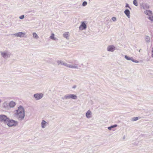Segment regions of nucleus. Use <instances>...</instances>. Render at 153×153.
Returning a JSON list of instances; mask_svg holds the SVG:
<instances>
[{"instance_id": "10", "label": "nucleus", "mask_w": 153, "mask_h": 153, "mask_svg": "<svg viewBox=\"0 0 153 153\" xmlns=\"http://www.w3.org/2000/svg\"><path fill=\"white\" fill-rule=\"evenodd\" d=\"M140 7L141 9L146 10L149 8V6L147 4H143L140 5Z\"/></svg>"}, {"instance_id": "24", "label": "nucleus", "mask_w": 153, "mask_h": 153, "mask_svg": "<svg viewBox=\"0 0 153 153\" xmlns=\"http://www.w3.org/2000/svg\"><path fill=\"white\" fill-rule=\"evenodd\" d=\"M117 126V124H115L108 127V128L109 130H111L112 128L116 127Z\"/></svg>"}, {"instance_id": "16", "label": "nucleus", "mask_w": 153, "mask_h": 153, "mask_svg": "<svg viewBox=\"0 0 153 153\" xmlns=\"http://www.w3.org/2000/svg\"><path fill=\"white\" fill-rule=\"evenodd\" d=\"M4 22H5V24H4V25H5V26L7 27H9L11 26V24L8 20H4Z\"/></svg>"}, {"instance_id": "7", "label": "nucleus", "mask_w": 153, "mask_h": 153, "mask_svg": "<svg viewBox=\"0 0 153 153\" xmlns=\"http://www.w3.org/2000/svg\"><path fill=\"white\" fill-rule=\"evenodd\" d=\"M12 35H14L16 37H19L20 38L25 37V33L22 32H19L18 33L13 34Z\"/></svg>"}, {"instance_id": "26", "label": "nucleus", "mask_w": 153, "mask_h": 153, "mask_svg": "<svg viewBox=\"0 0 153 153\" xmlns=\"http://www.w3.org/2000/svg\"><path fill=\"white\" fill-rule=\"evenodd\" d=\"M33 37L34 38L37 39L39 38V36L38 35L35 33H33Z\"/></svg>"}, {"instance_id": "6", "label": "nucleus", "mask_w": 153, "mask_h": 153, "mask_svg": "<svg viewBox=\"0 0 153 153\" xmlns=\"http://www.w3.org/2000/svg\"><path fill=\"white\" fill-rule=\"evenodd\" d=\"M87 23L86 21L82 22H81V24L79 27V30H82L85 29L87 28Z\"/></svg>"}, {"instance_id": "34", "label": "nucleus", "mask_w": 153, "mask_h": 153, "mask_svg": "<svg viewBox=\"0 0 153 153\" xmlns=\"http://www.w3.org/2000/svg\"><path fill=\"white\" fill-rule=\"evenodd\" d=\"M111 19H116V18L115 17H113Z\"/></svg>"}, {"instance_id": "15", "label": "nucleus", "mask_w": 153, "mask_h": 153, "mask_svg": "<svg viewBox=\"0 0 153 153\" xmlns=\"http://www.w3.org/2000/svg\"><path fill=\"white\" fill-rule=\"evenodd\" d=\"M58 64V65H64L67 67L68 64L67 63L65 62H64L62 61L61 60H57L56 62Z\"/></svg>"}, {"instance_id": "13", "label": "nucleus", "mask_w": 153, "mask_h": 153, "mask_svg": "<svg viewBox=\"0 0 153 153\" xmlns=\"http://www.w3.org/2000/svg\"><path fill=\"white\" fill-rule=\"evenodd\" d=\"M48 125V123L46 122L45 120H43L41 123V127L42 128H45L46 126Z\"/></svg>"}, {"instance_id": "33", "label": "nucleus", "mask_w": 153, "mask_h": 153, "mask_svg": "<svg viewBox=\"0 0 153 153\" xmlns=\"http://www.w3.org/2000/svg\"><path fill=\"white\" fill-rule=\"evenodd\" d=\"M76 85H74L73 86L72 88H75L76 87Z\"/></svg>"}, {"instance_id": "25", "label": "nucleus", "mask_w": 153, "mask_h": 153, "mask_svg": "<svg viewBox=\"0 0 153 153\" xmlns=\"http://www.w3.org/2000/svg\"><path fill=\"white\" fill-rule=\"evenodd\" d=\"M139 119V117H134L131 119V120L133 121H136Z\"/></svg>"}, {"instance_id": "36", "label": "nucleus", "mask_w": 153, "mask_h": 153, "mask_svg": "<svg viewBox=\"0 0 153 153\" xmlns=\"http://www.w3.org/2000/svg\"><path fill=\"white\" fill-rule=\"evenodd\" d=\"M149 19H151L150 18V17H149Z\"/></svg>"}, {"instance_id": "31", "label": "nucleus", "mask_w": 153, "mask_h": 153, "mask_svg": "<svg viewBox=\"0 0 153 153\" xmlns=\"http://www.w3.org/2000/svg\"><path fill=\"white\" fill-rule=\"evenodd\" d=\"M125 7H128L130 9H131V8L129 7V4H127V3H126V5Z\"/></svg>"}, {"instance_id": "9", "label": "nucleus", "mask_w": 153, "mask_h": 153, "mask_svg": "<svg viewBox=\"0 0 153 153\" xmlns=\"http://www.w3.org/2000/svg\"><path fill=\"white\" fill-rule=\"evenodd\" d=\"M43 94L42 93L36 94L33 95V97L36 100H39L43 97Z\"/></svg>"}, {"instance_id": "35", "label": "nucleus", "mask_w": 153, "mask_h": 153, "mask_svg": "<svg viewBox=\"0 0 153 153\" xmlns=\"http://www.w3.org/2000/svg\"><path fill=\"white\" fill-rule=\"evenodd\" d=\"M113 22H115L116 20H112Z\"/></svg>"}, {"instance_id": "20", "label": "nucleus", "mask_w": 153, "mask_h": 153, "mask_svg": "<svg viewBox=\"0 0 153 153\" xmlns=\"http://www.w3.org/2000/svg\"><path fill=\"white\" fill-rule=\"evenodd\" d=\"M124 12L126 16L129 18H130V12L129 10L128 9H126Z\"/></svg>"}, {"instance_id": "2", "label": "nucleus", "mask_w": 153, "mask_h": 153, "mask_svg": "<svg viewBox=\"0 0 153 153\" xmlns=\"http://www.w3.org/2000/svg\"><path fill=\"white\" fill-rule=\"evenodd\" d=\"M77 98V97L74 94H67L62 97L61 99L62 100H66L70 99L76 100Z\"/></svg>"}, {"instance_id": "19", "label": "nucleus", "mask_w": 153, "mask_h": 153, "mask_svg": "<svg viewBox=\"0 0 153 153\" xmlns=\"http://www.w3.org/2000/svg\"><path fill=\"white\" fill-rule=\"evenodd\" d=\"M10 108H13L15 105L16 103L13 101H11L9 103Z\"/></svg>"}, {"instance_id": "11", "label": "nucleus", "mask_w": 153, "mask_h": 153, "mask_svg": "<svg viewBox=\"0 0 153 153\" xmlns=\"http://www.w3.org/2000/svg\"><path fill=\"white\" fill-rule=\"evenodd\" d=\"M125 59H126L127 60H131L133 62H135L136 63H138L139 62V61H138L134 59L132 57H129L127 55H125Z\"/></svg>"}, {"instance_id": "23", "label": "nucleus", "mask_w": 153, "mask_h": 153, "mask_svg": "<svg viewBox=\"0 0 153 153\" xmlns=\"http://www.w3.org/2000/svg\"><path fill=\"white\" fill-rule=\"evenodd\" d=\"M145 40L146 42L148 43H149L150 42V37L148 36H146L145 38Z\"/></svg>"}, {"instance_id": "37", "label": "nucleus", "mask_w": 153, "mask_h": 153, "mask_svg": "<svg viewBox=\"0 0 153 153\" xmlns=\"http://www.w3.org/2000/svg\"><path fill=\"white\" fill-rule=\"evenodd\" d=\"M151 22H153V20H150Z\"/></svg>"}, {"instance_id": "22", "label": "nucleus", "mask_w": 153, "mask_h": 153, "mask_svg": "<svg viewBox=\"0 0 153 153\" xmlns=\"http://www.w3.org/2000/svg\"><path fill=\"white\" fill-rule=\"evenodd\" d=\"M50 38L53 40H58V39L54 37V34L52 33L50 36Z\"/></svg>"}, {"instance_id": "39", "label": "nucleus", "mask_w": 153, "mask_h": 153, "mask_svg": "<svg viewBox=\"0 0 153 153\" xmlns=\"http://www.w3.org/2000/svg\"><path fill=\"white\" fill-rule=\"evenodd\" d=\"M1 102V100H0V102Z\"/></svg>"}, {"instance_id": "17", "label": "nucleus", "mask_w": 153, "mask_h": 153, "mask_svg": "<svg viewBox=\"0 0 153 153\" xmlns=\"http://www.w3.org/2000/svg\"><path fill=\"white\" fill-rule=\"evenodd\" d=\"M3 107L6 110H8L9 109L10 107L9 106V103L7 102H4L3 104Z\"/></svg>"}, {"instance_id": "29", "label": "nucleus", "mask_w": 153, "mask_h": 153, "mask_svg": "<svg viewBox=\"0 0 153 153\" xmlns=\"http://www.w3.org/2000/svg\"><path fill=\"white\" fill-rule=\"evenodd\" d=\"M111 20H107L106 21V23L107 25H108V23H111Z\"/></svg>"}, {"instance_id": "27", "label": "nucleus", "mask_w": 153, "mask_h": 153, "mask_svg": "<svg viewBox=\"0 0 153 153\" xmlns=\"http://www.w3.org/2000/svg\"><path fill=\"white\" fill-rule=\"evenodd\" d=\"M133 3L136 6H138V4L137 1V0H134L133 1Z\"/></svg>"}, {"instance_id": "14", "label": "nucleus", "mask_w": 153, "mask_h": 153, "mask_svg": "<svg viewBox=\"0 0 153 153\" xmlns=\"http://www.w3.org/2000/svg\"><path fill=\"white\" fill-rule=\"evenodd\" d=\"M92 113L91 111L89 110L86 113V116L88 118H90L91 117Z\"/></svg>"}, {"instance_id": "40", "label": "nucleus", "mask_w": 153, "mask_h": 153, "mask_svg": "<svg viewBox=\"0 0 153 153\" xmlns=\"http://www.w3.org/2000/svg\"><path fill=\"white\" fill-rule=\"evenodd\" d=\"M81 65H83V64H81Z\"/></svg>"}, {"instance_id": "18", "label": "nucleus", "mask_w": 153, "mask_h": 153, "mask_svg": "<svg viewBox=\"0 0 153 153\" xmlns=\"http://www.w3.org/2000/svg\"><path fill=\"white\" fill-rule=\"evenodd\" d=\"M69 33L68 32H65L63 35V36L66 38L67 39H69Z\"/></svg>"}, {"instance_id": "28", "label": "nucleus", "mask_w": 153, "mask_h": 153, "mask_svg": "<svg viewBox=\"0 0 153 153\" xmlns=\"http://www.w3.org/2000/svg\"><path fill=\"white\" fill-rule=\"evenodd\" d=\"M87 4V3L86 1H84L82 4V6H83L85 7V6Z\"/></svg>"}, {"instance_id": "32", "label": "nucleus", "mask_w": 153, "mask_h": 153, "mask_svg": "<svg viewBox=\"0 0 153 153\" xmlns=\"http://www.w3.org/2000/svg\"><path fill=\"white\" fill-rule=\"evenodd\" d=\"M152 57L153 58V48H152Z\"/></svg>"}, {"instance_id": "41", "label": "nucleus", "mask_w": 153, "mask_h": 153, "mask_svg": "<svg viewBox=\"0 0 153 153\" xmlns=\"http://www.w3.org/2000/svg\"><path fill=\"white\" fill-rule=\"evenodd\" d=\"M152 18L153 19V16H152Z\"/></svg>"}, {"instance_id": "8", "label": "nucleus", "mask_w": 153, "mask_h": 153, "mask_svg": "<svg viewBox=\"0 0 153 153\" xmlns=\"http://www.w3.org/2000/svg\"><path fill=\"white\" fill-rule=\"evenodd\" d=\"M107 50L108 51L113 52L115 50V47L113 45H110L108 46Z\"/></svg>"}, {"instance_id": "38", "label": "nucleus", "mask_w": 153, "mask_h": 153, "mask_svg": "<svg viewBox=\"0 0 153 153\" xmlns=\"http://www.w3.org/2000/svg\"><path fill=\"white\" fill-rule=\"evenodd\" d=\"M140 50H141V49H140V50H139V52H140Z\"/></svg>"}, {"instance_id": "5", "label": "nucleus", "mask_w": 153, "mask_h": 153, "mask_svg": "<svg viewBox=\"0 0 153 153\" xmlns=\"http://www.w3.org/2000/svg\"><path fill=\"white\" fill-rule=\"evenodd\" d=\"M9 118L5 115H0V122L3 123L5 124H7V123L8 120H9Z\"/></svg>"}, {"instance_id": "21", "label": "nucleus", "mask_w": 153, "mask_h": 153, "mask_svg": "<svg viewBox=\"0 0 153 153\" xmlns=\"http://www.w3.org/2000/svg\"><path fill=\"white\" fill-rule=\"evenodd\" d=\"M144 13L146 15L149 16H151L152 14V11L150 10H146L144 11Z\"/></svg>"}, {"instance_id": "4", "label": "nucleus", "mask_w": 153, "mask_h": 153, "mask_svg": "<svg viewBox=\"0 0 153 153\" xmlns=\"http://www.w3.org/2000/svg\"><path fill=\"white\" fill-rule=\"evenodd\" d=\"M1 56L5 59H7L10 58L11 55V53L8 51H0Z\"/></svg>"}, {"instance_id": "3", "label": "nucleus", "mask_w": 153, "mask_h": 153, "mask_svg": "<svg viewBox=\"0 0 153 153\" xmlns=\"http://www.w3.org/2000/svg\"><path fill=\"white\" fill-rule=\"evenodd\" d=\"M6 124H7L8 126L9 127L15 126L18 124V122L17 121H16L13 120H10L9 118Z\"/></svg>"}, {"instance_id": "1", "label": "nucleus", "mask_w": 153, "mask_h": 153, "mask_svg": "<svg viewBox=\"0 0 153 153\" xmlns=\"http://www.w3.org/2000/svg\"><path fill=\"white\" fill-rule=\"evenodd\" d=\"M16 114L17 118L19 120H23L25 116V110L22 106L20 105L18 107V109L16 110Z\"/></svg>"}, {"instance_id": "12", "label": "nucleus", "mask_w": 153, "mask_h": 153, "mask_svg": "<svg viewBox=\"0 0 153 153\" xmlns=\"http://www.w3.org/2000/svg\"><path fill=\"white\" fill-rule=\"evenodd\" d=\"M67 67L72 69L78 68V65L76 64H74V65L68 64Z\"/></svg>"}, {"instance_id": "30", "label": "nucleus", "mask_w": 153, "mask_h": 153, "mask_svg": "<svg viewBox=\"0 0 153 153\" xmlns=\"http://www.w3.org/2000/svg\"><path fill=\"white\" fill-rule=\"evenodd\" d=\"M24 15H22L20 16L19 18L20 19H23L24 18Z\"/></svg>"}]
</instances>
